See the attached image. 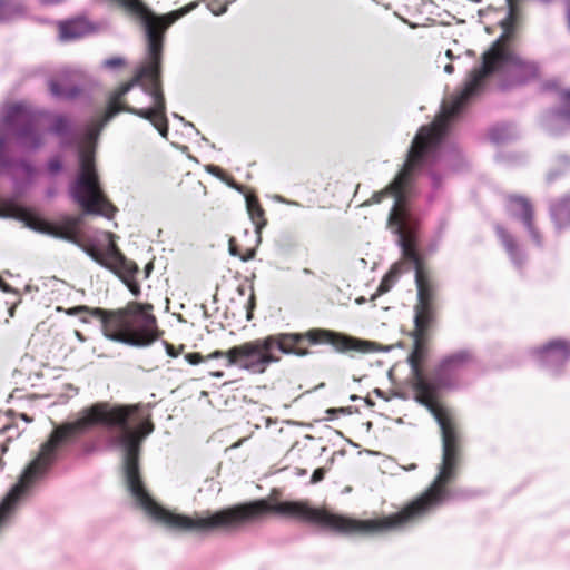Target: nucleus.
<instances>
[{
    "instance_id": "nucleus-15",
    "label": "nucleus",
    "mask_w": 570,
    "mask_h": 570,
    "mask_svg": "<svg viewBox=\"0 0 570 570\" xmlns=\"http://www.w3.org/2000/svg\"><path fill=\"white\" fill-rule=\"evenodd\" d=\"M550 215L556 228L561 230L570 226V195L550 206Z\"/></svg>"
},
{
    "instance_id": "nucleus-10",
    "label": "nucleus",
    "mask_w": 570,
    "mask_h": 570,
    "mask_svg": "<svg viewBox=\"0 0 570 570\" xmlns=\"http://www.w3.org/2000/svg\"><path fill=\"white\" fill-rule=\"evenodd\" d=\"M107 256L109 262L106 263V266L117 272L130 292L135 296H138L140 287L138 283L132 279L134 275L138 272L137 265L134 262L126 259V257L119 253L112 240L108 244Z\"/></svg>"
},
{
    "instance_id": "nucleus-45",
    "label": "nucleus",
    "mask_w": 570,
    "mask_h": 570,
    "mask_svg": "<svg viewBox=\"0 0 570 570\" xmlns=\"http://www.w3.org/2000/svg\"><path fill=\"white\" fill-rule=\"evenodd\" d=\"M22 419H23L24 421H27V422H29V421H30L26 414H22Z\"/></svg>"
},
{
    "instance_id": "nucleus-25",
    "label": "nucleus",
    "mask_w": 570,
    "mask_h": 570,
    "mask_svg": "<svg viewBox=\"0 0 570 570\" xmlns=\"http://www.w3.org/2000/svg\"><path fill=\"white\" fill-rule=\"evenodd\" d=\"M125 65V59L120 57H111L102 61V66L108 69H115Z\"/></svg>"
},
{
    "instance_id": "nucleus-7",
    "label": "nucleus",
    "mask_w": 570,
    "mask_h": 570,
    "mask_svg": "<svg viewBox=\"0 0 570 570\" xmlns=\"http://www.w3.org/2000/svg\"><path fill=\"white\" fill-rule=\"evenodd\" d=\"M47 116V111L31 110L22 102L14 104L4 109L0 119V171H3L11 165L6 155L7 131L19 127L17 131L18 145L24 151H35L43 144L42 134L36 129V125Z\"/></svg>"
},
{
    "instance_id": "nucleus-46",
    "label": "nucleus",
    "mask_w": 570,
    "mask_h": 570,
    "mask_svg": "<svg viewBox=\"0 0 570 570\" xmlns=\"http://www.w3.org/2000/svg\"><path fill=\"white\" fill-rule=\"evenodd\" d=\"M240 443H242V441H239V442L235 443V444L233 445V448H238V446L240 445Z\"/></svg>"
},
{
    "instance_id": "nucleus-24",
    "label": "nucleus",
    "mask_w": 570,
    "mask_h": 570,
    "mask_svg": "<svg viewBox=\"0 0 570 570\" xmlns=\"http://www.w3.org/2000/svg\"><path fill=\"white\" fill-rule=\"evenodd\" d=\"M61 170H62V161L60 160V158L55 157V158L49 160V163H48V171H49L50 175L55 176L58 173H60Z\"/></svg>"
},
{
    "instance_id": "nucleus-38",
    "label": "nucleus",
    "mask_w": 570,
    "mask_h": 570,
    "mask_svg": "<svg viewBox=\"0 0 570 570\" xmlns=\"http://www.w3.org/2000/svg\"><path fill=\"white\" fill-rule=\"evenodd\" d=\"M445 55H446V57H448V58H450V59H452V58H453V55H452V51H451V50H448Z\"/></svg>"
},
{
    "instance_id": "nucleus-18",
    "label": "nucleus",
    "mask_w": 570,
    "mask_h": 570,
    "mask_svg": "<svg viewBox=\"0 0 570 570\" xmlns=\"http://www.w3.org/2000/svg\"><path fill=\"white\" fill-rule=\"evenodd\" d=\"M246 207L247 212L250 216V219L255 224L256 233L259 234L262 228L266 225V220L263 217V209L259 206V203L256 197L247 196L246 197Z\"/></svg>"
},
{
    "instance_id": "nucleus-31",
    "label": "nucleus",
    "mask_w": 570,
    "mask_h": 570,
    "mask_svg": "<svg viewBox=\"0 0 570 570\" xmlns=\"http://www.w3.org/2000/svg\"><path fill=\"white\" fill-rule=\"evenodd\" d=\"M336 412H341V413H344L345 412V409L341 407V409H328L327 410V413L328 414H334Z\"/></svg>"
},
{
    "instance_id": "nucleus-14",
    "label": "nucleus",
    "mask_w": 570,
    "mask_h": 570,
    "mask_svg": "<svg viewBox=\"0 0 570 570\" xmlns=\"http://www.w3.org/2000/svg\"><path fill=\"white\" fill-rule=\"evenodd\" d=\"M560 100L561 109L552 112L547 120V127L551 134H557L560 128L570 125V90L563 91Z\"/></svg>"
},
{
    "instance_id": "nucleus-16",
    "label": "nucleus",
    "mask_w": 570,
    "mask_h": 570,
    "mask_svg": "<svg viewBox=\"0 0 570 570\" xmlns=\"http://www.w3.org/2000/svg\"><path fill=\"white\" fill-rule=\"evenodd\" d=\"M497 235L504 246L510 259L517 267H521L523 264V254L519 249L514 238L500 225L495 227Z\"/></svg>"
},
{
    "instance_id": "nucleus-20",
    "label": "nucleus",
    "mask_w": 570,
    "mask_h": 570,
    "mask_svg": "<svg viewBox=\"0 0 570 570\" xmlns=\"http://www.w3.org/2000/svg\"><path fill=\"white\" fill-rule=\"evenodd\" d=\"M399 274H400V268L397 266L392 267V269L382 279L380 287H379V292L381 294L389 292L392 288V286L395 284Z\"/></svg>"
},
{
    "instance_id": "nucleus-23",
    "label": "nucleus",
    "mask_w": 570,
    "mask_h": 570,
    "mask_svg": "<svg viewBox=\"0 0 570 570\" xmlns=\"http://www.w3.org/2000/svg\"><path fill=\"white\" fill-rule=\"evenodd\" d=\"M235 1L236 0H209L207 7L215 16H219L227 10L228 4Z\"/></svg>"
},
{
    "instance_id": "nucleus-28",
    "label": "nucleus",
    "mask_w": 570,
    "mask_h": 570,
    "mask_svg": "<svg viewBox=\"0 0 570 570\" xmlns=\"http://www.w3.org/2000/svg\"><path fill=\"white\" fill-rule=\"evenodd\" d=\"M324 474H325V472H324L323 469H316L314 471L313 475H312V479H311L312 483H317L321 480H323L324 479Z\"/></svg>"
},
{
    "instance_id": "nucleus-40",
    "label": "nucleus",
    "mask_w": 570,
    "mask_h": 570,
    "mask_svg": "<svg viewBox=\"0 0 570 570\" xmlns=\"http://www.w3.org/2000/svg\"><path fill=\"white\" fill-rule=\"evenodd\" d=\"M229 252H230L232 255H234V256L236 255V249L234 247H232V246L229 248Z\"/></svg>"
},
{
    "instance_id": "nucleus-35",
    "label": "nucleus",
    "mask_w": 570,
    "mask_h": 570,
    "mask_svg": "<svg viewBox=\"0 0 570 570\" xmlns=\"http://www.w3.org/2000/svg\"><path fill=\"white\" fill-rule=\"evenodd\" d=\"M219 169L217 167H214V166H210L208 167V171L212 173V174H215L218 171Z\"/></svg>"
},
{
    "instance_id": "nucleus-39",
    "label": "nucleus",
    "mask_w": 570,
    "mask_h": 570,
    "mask_svg": "<svg viewBox=\"0 0 570 570\" xmlns=\"http://www.w3.org/2000/svg\"><path fill=\"white\" fill-rule=\"evenodd\" d=\"M547 178H548V180H549V181H551V180L554 178V176H553V174H552V173H550V174H548V177H547Z\"/></svg>"
},
{
    "instance_id": "nucleus-5",
    "label": "nucleus",
    "mask_w": 570,
    "mask_h": 570,
    "mask_svg": "<svg viewBox=\"0 0 570 570\" xmlns=\"http://www.w3.org/2000/svg\"><path fill=\"white\" fill-rule=\"evenodd\" d=\"M432 318L430 305H416L415 306V330L414 341L415 350L409 357V363L412 370V387L415 392V400L424 405L438 422L441 434H443L444 441V464H452L453 460V442H455V433L451 421L442 412H440L432 403V396L434 387L429 381L422 375L420 370V361L423 357V341L425 338L426 331L429 328Z\"/></svg>"
},
{
    "instance_id": "nucleus-37",
    "label": "nucleus",
    "mask_w": 570,
    "mask_h": 570,
    "mask_svg": "<svg viewBox=\"0 0 570 570\" xmlns=\"http://www.w3.org/2000/svg\"><path fill=\"white\" fill-rule=\"evenodd\" d=\"M253 306H254V296L252 295L250 299H249V308H253Z\"/></svg>"
},
{
    "instance_id": "nucleus-41",
    "label": "nucleus",
    "mask_w": 570,
    "mask_h": 570,
    "mask_svg": "<svg viewBox=\"0 0 570 570\" xmlns=\"http://www.w3.org/2000/svg\"><path fill=\"white\" fill-rule=\"evenodd\" d=\"M13 314H14V307H11V308L9 309V315H10V316H13Z\"/></svg>"
},
{
    "instance_id": "nucleus-27",
    "label": "nucleus",
    "mask_w": 570,
    "mask_h": 570,
    "mask_svg": "<svg viewBox=\"0 0 570 570\" xmlns=\"http://www.w3.org/2000/svg\"><path fill=\"white\" fill-rule=\"evenodd\" d=\"M186 360L188 361L189 364L197 365L200 362H203L204 358L199 353H189L186 355Z\"/></svg>"
},
{
    "instance_id": "nucleus-43",
    "label": "nucleus",
    "mask_w": 570,
    "mask_h": 570,
    "mask_svg": "<svg viewBox=\"0 0 570 570\" xmlns=\"http://www.w3.org/2000/svg\"><path fill=\"white\" fill-rule=\"evenodd\" d=\"M539 1L547 4V3H550L552 0H539Z\"/></svg>"
},
{
    "instance_id": "nucleus-33",
    "label": "nucleus",
    "mask_w": 570,
    "mask_h": 570,
    "mask_svg": "<svg viewBox=\"0 0 570 570\" xmlns=\"http://www.w3.org/2000/svg\"><path fill=\"white\" fill-rule=\"evenodd\" d=\"M166 348H167V353L170 355V356H176V353L174 352V348L166 344Z\"/></svg>"
},
{
    "instance_id": "nucleus-9",
    "label": "nucleus",
    "mask_w": 570,
    "mask_h": 570,
    "mask_svg": "<svg viewBox=\"0 0 570 570\" xmlns=\"http://www.w3.org/2000/svg\"><path fill=\"white\" fill-rule=\"evenodd\" d=\"M537 361L551 374H557L570 358V344L553 340L535 352Z\"/></svg>"
},
{
    "instance_id": "nucleus-12",
    "label": "nucleus",
    "mask_w": 570,
    "mask_h": 570,
    "mask_svg": "<svg viewBox=\"0 0 570 570\" xmlns=\"http://www.w3.org/2000/svg\"><path fill=\"white\" fill-rule=\"evenodd\" d=\"M94 31L92 26L83 18L59 22V38L62 41L80 39Z\"/></svg>"
},
{
    "instance_id": "nucleus-29",
    "label": "nucleus",
    "mask_w": 570,
    "mask_h": 570,
    "mask_svg": "<svg viewBox=\"0 0 570 570\" xmlns=\"http://www.w3.org/2000/svg\"><path fill=\"white\" fill-rule=\"evenodd\" d=\"M0 289L4 293H11L12 292V288L9 284L4 283L1 278H0Z\"/></svg>"
},
{
    "instance_id": "nucleus-17",
    "label": "nucleus",
    "mask_w": 570,
    "mask_h": 570,
    "mask_svg": "<svg viewBox=\"0 0 570 570\" xmlns=\"http://www.w3.org/2000/svg\"><path fill=\"white\" fill-rule=\"evenodd\" d=\"M523 0H505L508 6V14L501 21V27L503 29V33H513L517 28L519 18H520V9L519 6Z\"/></svg>"
},
{
    "instance_id": "nucleus-11",
    "label": "nucleus",
    "mask_w": 570,
    "mask_h": 570,
    "mask_svg": "<svg viewBox=\"0 0 570 570\" xmlns=\"http://www.w3.org/2000/svg\"><path fill=\"white\" fill-rule=\"evenodd\" d=\"M508 213L515 218H520L525 226L531 239L538 246H542V239L539 230L534 227L533 209L530 202L527 198L519 196H511L507 205Z\"/></svg>"
},
{
    "instance_id": "nucleus-4",
    "label": "nucleus",
    "mask_w": 570,
    "mask_h": 570,
    "mask_svg": "<svg viewBox=\"0 0 570 570\" xmlns=\"http://www.w3.org/2000/svg\"><path fill=\"white\" fill-rule=\"evenodd\" d=\"M151 306L129 304L125 309L107 312L101 308L80 306L75 312H89L101 323L105 337L130 346H147L158 336L156 317L150 313Z\"/></svg>"
},
{
    "instance_id": "nucleus-42",
    "label": "nucleus",
    "mask_w": 570,
    "mask_h": 570,
    "mask_svg": "<svg viewBox=\"0 0 570 570\" xmlns=\"http://www.w3.org/2000/svg\"><path fill=\"white\" fill-rule=\"evenodd\" d=\"M53 195H55V191H53V190H51V189H49V190H48V196H49V197H52Z\"/></svg>"
},
{
    "instance_id": "nucleus-26",
    "label": "nucleus",
    "mask_w": 570,
    "mask_h": 570,
    "mask_svg": "<svg viewBox=\"0 0 570 570\" xmlns=\"http://www.w3.org/2000/svg\"><path fill=\"white\" fill-rule=\"evenodd\" d=\"M16 168L21 170L28 179H31L35 174V168L24 161L18 164Z\"/></svg>"
},
{
    "instance_id": "nucleus-13",
    "label": "nucleus",
    "mask_w": 570,
    "mask_h": 570,
    "mask_svg": "<svg viewBox=\"0 0 570 570\" xmlns=\"http://www.w3.org/2000/svg\"><path fill=\"white\" fill-rule=\"evenodd\" d=\"M70 75L69 70H63L59 76V81L56 79L49 81V90L55 98L72 100L81 94L78 86L69 82Z\"/></svg>"
},
{
    "instance_id": "nucleus-30",
    "label": "nucleus",
    "mask_w": 570,
    "mask_h": 570,
    "mask_svg": "<svg viewBox=\"0 0 570 570\" xmlns=\"http://www.w3.org/2000/svg\"><path fill=\"white\" fill-rule=\"evenodd\" d=\"M63 0H41V2L43 4H56V3H60L62 2Z\"/></svg>"
},
{
    "instance_id": "nucleus-32",
    "label": "nucleus",
    "mask_w": 570,
    "mask_h": 570,
    "mask_svg": "<svg viewBox=\"0 0 570 570\" xmlns=\"http://www.w3.org/2000/svg\"><path fill=\"white\" fill-rule=\"evenodd\" d=\"M453 70H454L453 65H451V63L445 65V67H444V71H445L446 73H452V72H453Z\"/></svg>"
},
{
    "instance_id": "nucleus-34",
    "label": "nucleus",
    "mask_w": 570,
    "mask_h": 570,
    "mask_svg": "<svg viewBox=\"0 0 570 570\" xmlns=\"http://www.w3.org/2000/svg\"><path fill=\"white\" fill-rule=\"evenodd\" d=\"M210 375L216 376V377H222L224 375V373L220 371H217V372H210Z\"/></svg>"
},
{
    "instance_id": "nucleus-3",
    "label": "nucleus",
    "mask_w": 570,
    "mask_h": 570,
    "mask_svg": "<svg viewBox=\"0 0 570 570\" xmlns=\"http://www.w3.org/2000/svg\"><path fill=\"white\" fill-rule=\"evenodd\" d=\"M429 165L431 164L420 158L415 163L410 164L409 154L403 169L395 179L385 189L375 193L371 199L363 204L365 206L379 204L385 196H391L394 199L387 223L394 233L397 234V242L402 248L403 256L414 266L419 305H430L432 287L416 252V237L407 226L405 204L411 195L412 175Z\"/></svg>"
},
{
    "instance_id": "nucleus-8",
    "label": "nucleus",
    "mask_w": 570,
    "mask_h": 570,
    "mask_svg": "<svg viewBox=\"0 0 570 570\" xmlns=\"http://www.w3.org/2000/svg\"><path fill=\"white\" fill-rule=\"evenodd\" d=\"M213 358H222L224 366H236L252 374H262L271 364L281 360L271 351L266 337L245 342L226 352L216 351L206 357L207 361Z\"/></svg>"
},
{
    "instance_id": "nucleus-1",
    "label": "nucleus",
    "mask_w": 570,
    "mask_h": 570,
    "mask_svg": "<svg viewBox=\"0 0 570 570\" xmlns=\"http://www.w3.org/2000/svg\"><path fill=\"white\" fill-rule=\"evenodd\" d=\"M469 360L470 355L466 352H459L445 357L438 368L435 377L436 382H429L433 385L434 391H436V386L445 385V375L458 371L465 363H468ZM433 395H435V392H433ZM432 403L440 412H442V414L449 417L455 433V442H453L452 464L444 468V441L442 440V462L439 465V471L434 481L423 494L406 504L399 512L375 519L357 520L332 513L325 509L312 508L305 501H283L268 503L265 500H259L234 507V528L255 522L267 512H274L279 515L308 521L322 527L323 529L344 534L376 535L389 532L403 531L414 525L425 515L430 514L440 505H442L451 497V492L448 489V485L456 478L459 471L460 436L456 423L453 416L446 410L439 407L434 403V396H432Z\"/></svg>"
},
{
    "instance_id": "nucleus-36",
    "label": "nucleus",
    "mask_w": 570,
    "mask_h": 570,
    "mask_svg": "<svg viewBox=\"0 0 570 570\" xmlns=\"http://www.w3.org/2000/svg\"><path fill=\"white\" fill-rule=\"evenodd\" d=\"M76 335H77V337H78L81 342H83V341H85V338H83V336L81 335V333H80V332H76Z\"/></svg>"
},
{
    "instance_id": "nucleus-19",
    "label": "nucleus",
    "mask_w": 570,
    "mask_h": 570,
    "mask_svg": "<svg viewBox=\"0 0 570 570\" xmlns=\"http://www.w3.org/2000/svg\"><path fill=\"white\" fill-rule=\"evenodd\" d=\"M49 130L56 136H65L71 130V121L63 115H56Z\"/></svg>"
},
{
    "instance_id": "nucleus-44",
    "label": "nucleus",
    "mask_w": 570,
    "mask_h": 570,
    "mask_svg": "<svg viewBox=\"0 0 570 570\" xmlns=\"http://www.w3.org/2000/svg\"><path fill=\"white\" fill-rule=\"evenodd\" d=\"M252 257H253V253H250L247 257H244L243 259H244V261H247V259H249V258H252Z\"/></svg>"
},
{
    "instance_id": "nucleus-6",
    "label": "nucleus",
    "mask_w": 570,
    "mask_h": 570,
    "mask_svg": "<svg viewBox=\"0 0 570 570\" xmlns=\"http://www.w3.org/2000/svg\"><path fill=\"white\" fill-rule=\"evenodd\" d=\"M266 338L272 352L277 348L283 354H293L301 357L308 354L307 348L298 346L304 340L309 341L312 344H331L338 353L357 352L370 354L379 351L376 343L372 341L323 328L309 330L306 333H278L268 335Z\"/></svg>"
},
{
    "instance_id": "nucleus-2",
    "label": "nucleus",
    "mask_w": 570,
    "mask_h": 570,
    "mask_svg": "<svg viewBox=\"0 0 570 570\" xmlns=\"http://www.w3.org/2000/svg\"><path fill=\"white\" fill-rule=\"evenodd\" d=\"M511 33H502L492 46L482 55V65L475 68L465 82L463 90L454 96L449 104L442 106L440 115L430 126H423L412 141L410 164L419 158L430 164L435 163L446 134L450 121L460 114L464 104L483 89L487 79L492 73L502 77L501 87L523 85L539 75V67L534 61L519 57L508 43Z\"/></svg>"
},
{
    "instance_id": "nucleus-21",
    "label": "nucleus",
    "mask_w": 570,
    "mask_h": 570,
    "mask_svg": "<svg viewBox=\"0 0 570 570\" xmlns=\"http://www.w3.org/2000/svg\"><path fill=\"white\" fill-rule=\"evenodd\" d=\"M489 136H490L491 141H493V142L498 144V142L504 141L510 137L509 128L505 125L493 127L490 130Z\"/></svg>"
},
{
    "instance_id": "nucleus-22",
    "label": "nucleus",
    "mask_w": 570,
    "mask_h": 570,
    "mask_svg": "<svg viewBox=\"0 0 570 570\" xmlns=\"http://www.w3.org/2000/svg\"><path fill=\"white\" fill-rule=\"evenodd\" d=\"M18 12V9L8 0H0V22L10 20Z\"/></svg>"
}]
</instances>
